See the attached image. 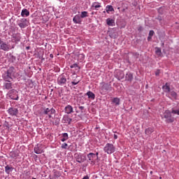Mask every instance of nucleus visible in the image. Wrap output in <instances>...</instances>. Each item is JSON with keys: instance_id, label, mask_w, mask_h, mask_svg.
<instances>
[{"instance_id": "nucleus-50", "label": "nucleus", "mask_w": 179, "mask_h": 179, "mask_svg": "<svg viewBox=\"0 0 179 179\" xmlns=\"http://www.w3.org/2000/svg\"><path fill=\"white\" fill-rule=\"evenodd\" d=\"M96 156V157L97 158H99V152H96V154H95V157Z\"/></svg>"}, {"instance_id": "nucleus-13", "label": "nucleus", "mask_w": 179, "mask_h": 179, "mask_svg": "<svg viewBox=\"0 0 179 179\" xmlns=\"http://www.w3.org/2000/svg\"><path fill=\"white\" fill-rule=\"evenodd\" d=\"M8 111V114L12 116H16L19 114V110L16 108H10Z\"/></svg>"}, {"instance_id": "nucleus-34", "label": "nucleus", "mask_w": 179, "mask_h": 179, "mask_svg": "<svg viewBox=\"0 0 179 179\" xmlns=\"http://www.w3.org/2000/svg\"><path fill=\"white\" fill-rule=\"evenodd\" d=\"M153 131H154L153 129H152L151 127H149L145 129V133L146 135H150V134H152Z\"/></svg>"}, {"instance_id": "nucleus-18", "label": "nucleus", "mask_w": 179, "mask_h": 179, "mask_svg": "<svg viewBox=\"0 0 179 179\" xmlns=\"http://www.w3.org/2000/svg\"><path fill=\"white\" fill-rule=\"evenodd\" d=\"M125 80H127V82H132V80H134V75L131 73H127L125 76Z\"/></svg>"}, {"instance_id": "nucleus-31", "label": "nucleus", "mask_w": 179, "mask_h": 179, "mask_svg": "<svg viewBox=\"0 0 179 179\" xmlns=\"http://www.w3.org/2000/svg\"><path fill=\"white\" fill-rule=\"evenodd\" d=\"M70 68L71 69H76V71H78L79 72V71H80V67L79 66V65H78V64H73L72 65L70 66Z\"/></svg>"}, {"instance_id": "nucleus-24", "label": "nucleus", "mask_w": 179, "mask_h": 179, "mask_svg": "<svg viewBox=\"0 0 179 179\" xmlns=\"http://www.w3.org/2000/svg\"><path fill=\"white\" fill-rule=\"evenodd\" d=\"M86 94L87 96H88V99H90L91 100H94V99H96V95L94 94V93L90 91L87 92Z\"/></svg>"}, {"instance_id": "nucleus-22", "label": "nucleus", "mask_w": 179, "mask_h": 179, "mask_svg": "<svg viewBox=\"0 0 179 179\" xmlns=\"http://www.w3.org/2000/svg\"><path fill=\"white\" fill-rule=\"evenodd\" d=\"M125 77V74H124V71H119L117 73V79L118 80H121V79H124Z\"/></svg>"}, {"instance_id": "nucleus-47", "label": "nucleus", "mask_w": 179, "mask_h": 179, "mask_svg": "<svg viewBox=\"0 0 179 179\" xmlns=\"http://www.w3.org/2000/svg\"><path fill=\"white\" fill-rule=\"evenodd\" d=\"M155 75H156V76H159V75H160V70H157V71L155 72Z\"/></svg>"}, {"instance_id": "nucleus-12", "label": "nucleus", "mask_w": 179, "mask_h": 179, "mask_svg": "<svg viewBox=\"0 0 179 179\" xmlns=\"http://www.w3.org/2000/svg\"><path fill=\"white\" fill-rule=\"evenodd\" d=\"M3 89H6V90H13V84L10 83V80L9 81H7L6 83H4Z\"/></svg>"}, {"instance_id": "nucleus-53", "label": "nucleus", "mask_w": 179, "mask_h": 179, "mask_svg": "<svg viewBox=\"0 0 179 179\" xmlns=\"http://www.w3.org/2000/svg\"><path fill=\"white\" fill-rule=\"evenodd\" d=\"M50 57H52V55H50Z\"/></svg>"}, {"instance_id": "nucleus-5", "label": "nucleus", "mask_w": 179, "mask_h": 179, "mask_svg": "<svg viewBox=\"0 0 179 179\" xmlns=\"http://www.w3.org/2000/svg\"><path fill=\"white\" fill-rule=\"evenodd\" d=\"M111 90V85L103 83L101 87L100 92L101 94H107Z\"/></svg>"}, {"instance_id": "nucleus-46", "label": "nucleus", "mask_w": 179, "mask_h": 179, "mask_svg": "<svg viewBox=\"0 0 179 179\" xmlns=\"http://www.w3.org/2000/svg\"><path fill=\"white\" fill-rule=\"evenodd\" d=\"M79 109L80 110L81 113H83V110H85V106H79Z\"/></svg>"}, {"instance_id": "nucleus-30", "label": "nucleus", "mask_w": 179, "mask_h": 179, "mask_svg": "<svg viewBox=\"0 0 179 179\" xmlns=\"http://www.w3.org/2000/svg\"><path fill=\"white\" fill-rule=\"evenodd\" d=\"M69 138L67 133H64L62 134V138L61 139L62 142H65V141H68Z\"/></svg>"}, {"instance_id": "nucleus-42", "label": "nucleus", "mask_w": 179, "mask_h": 179, "mask_svg": "<svg viewBox=\"0 0 179 179\" xmlns=\"http://www.w3.org/2000/svg\"><path fill=\"white\" fill-rule=\"evenodd\" d=\"M62 149H68V144L66 143L62 144Z\"/></svg>"}, {"instance_id": "nucleus-44", "label": "nucleus", "mask_w": 179, "mask_h": 179, "mask_svg": "<svg viewBox=\"0 0 179 179\" xmlns=\"http://www.w3.org/2000/svg\"><path fill=\"white\" fill-rule=\"evenodd\" d=\"M158 12H159V13H160V15H163V8H159L158 9Z\"/></svg>"}, {"instance_id": "nucleus-17", "label": "nucleus", "mask_w": 179, "mask_h": 179, "mask_svg": "<svg viewBox=\"0 0 179 179\" xmlns=\"http://www.w3.org/2000/svg\"><path fill=\"white\" fill-rule=\"evenodd\" d=\"M64 111L66 114H72L73 113V108L71 105H68L65 107Z\"/></svg>"}, {"instance_id": "nucleus-41", "label": "nucleus", "mask_w": 179, "mask_h": 179, "mask_svg": "<svg viewBox=\"0 0 179 179\" xmlns=\"http://www.w3.org/2000/svg\"><path fill=\"white\" fill-rule=\"evenodd\" d=\"M137 30H138V31H139V33H141V31H143L144 28H143V27L139 25V26L138 27V28H137Z\"/></svg>"}, {"instance_id": "nucleus-40", "label": "nucleus", "mask_w": 179, "mask_h": 179, "mask_svg": "<svg viewBox=\"0 0 179 179\" xmlns=\"http://www.w3.org/2000/svg\"><path fill=\"white\" fill-rule=\"evenodd\" d=\"M10 156L13 159H16V157H18L19 155H17V153H16V152H11Z\"/></svg>"}, {"instance_id": "nucleus-32", "label": "nucleus", "mask_w": 179, "mask_h": 179, "mask_svg": "<svg viewBox=\"0 0 179 179\" xmlns=\"http://www.w3.org/2000/svg\"><path fill=\"white\" fill-rule=\"evenodd\" d=\"M0 50H3V51H9L10 48L8 45H0Z\"/></svg>"}, {"instance_id": "nucleus-54", "label": "nucleus", "mask_w": 179, "mask_h": 179, "mask_svg": "<svg viewBox=\"0 0 179 179\" xmlns=\"http://www.w3.org/2000/svg\"><path fill=\"white\" fill-rule=\"evenodd\" d=\"M33 179H36V178H33Z\"/></svg>"}, {"instance_id": "nucleus-29", "label": "nucleus", "mask_w": 179, "mask_h": 179, "mask_svg": "<svg viewBox=\"0 0 179 179\" xmlns=\"http://www.w3.org/2000/svg\"><path fill=\"white\" fill-rule=\"evenodd\" d=\"M80 17H81V19H85V17H88L89 13H87V11H83L81 12Z\"/></svg>"}, {"instance_id": "nucleus-3", "label": "nucleus", "mask_w": 179, "mask_h": 179, "mask_svg": "<svg viewBox=\"0 0 179 179\" xmlns=\"http://www.w3.org/2000/svg\"><path fill=\"white\" fill-rule=\"evenodd\" d=\"M7 96L11 99V100H19V94L17 90L13 89L9 90L7 93Z\"/></svg>"}, {"instance_id": "nucleus-35", "label": "nucleus", "mask_w": 179, "mask_h": 179, "mask_svg": "<svg viewBox=\"0 0 179 179\" xmlns=\"http://www.w3.org/2000/svg\"><path fill=\"white\" fill-rule=\"evenodd\" d=\"M155 53L157 54V55L158 57H161L162 56V50H160V48H155Z\"/></svg>"}, {"instance_id": "nucleus-2", "label": "nucleus", "mask_w": 179, "mask_h": 179, "mask_svg": "<svg viewBox=\"0 0 179 179\" xmlns=\"http://www.w3.org/2000/svg\"><path fill=\"white\" fill-rule=\"evenodd\" d=\"M171 114L172 113L169 110H165V113H163L162 118H165V121L168 124L174 122V117L171 115Z\"/></svg>"}, {"instance_id": "nucleus-45", "label": "nucleus", "mask_w": 179, "mask_h": 179, "mask_svg": "<svg viewBox=\"0 0 179 179\" xmlns=\"http://www.w3.org/2000/svg\"><path fill=\"white\" fill-rule=\"evenodd\" d=\"M78 83H79V81H72L71 82V85H78Z\"/></svg>"}, {"instance_id": "nucleus-1", "label": "nucleus", "mask_w": 179, "mask_h": 179, "mask_svg": "<svg viewBox=\"0 0 179 179\" xmlns=\"http://www.w3.org/2000/svg\"><path fill=\"white\" fill-rule=\"evenodd\" d=\"M17 76V73H16V69L14 66H10L6 73L3 74V78L6 82H9L10 80H13V78Z\"/></svg>"}, {"instance_id": "nucleus-10", "label": "nucleus", "mask_w": 179, "mask_h": 179, "mask_svg": "<svg viewBox=\"0 0 179 179\" xmlns=\"http://www.w3.org/2000/svg\"><path fill=\"white\" fill-rule=\"evenodd\" d=\"M34 152L36 153V155H41V153H44L43 145L41 144H37L34 148Z\"/></svg>"}, {"instance_id": "nucleus-21", "label": "nucleus", "mask_w": 179, "mask_h": 179, "mask_svg": "<svg viewBox=\"0 0 179 179\" xmlns=\"http://www.w3.org/2000/svg\"><path fill=\"white\" fill-rule=\"evenodd\" d=\"M162 89L165 93H170V85H169V83H166L162 86Z\"/></svg>"}, {"instance_id": "nucleus-4", "label": "nucleus", "mask_w": 179, "mask_h": 179, "mask_svg": "<svg viewBox=\"0 0 179 179\" xmlns=\"http://www.w3.org/2000/svg\"><path fill=\"white\" fill-rule=\"evenodd\" d=\"M104 152L108 153V155H111L115 152V147L111 143H107L103 148Z\"/></svg>"}, {"instance_id": "nucleus-51", "label": "nucleus", "mask_w": 179, "mask_h": 179, "mask_svg": "<svg viewBox=\"0 0 179 179\" xmlns=\"http://www.w3.org/2000/svg\"><path fill=\"white\" fill-rule=\"evenodd\" d=\"M2 45H6V44H3V43Z\"/></svg>"}, {"instance_id": "nucleus-9", "label": "nucleus", "mask_w": 179, "mask_h": 179, "mask_svg": "<svg viewBox=\"0 0 179 179\" xmlns=\"http://www.w3.org/2000/svg\"><path fill=\"white\" fill-rule=\"evenodd\" d=\"M17 24L20 29H24L25 27H27V19L22 18L17 22Z\"/></svg>"}, {"instance_id": "nucleus-14", "label": "nucleus", "mask_w": 179, "mask_h": 179, "mask_svg": "<svg viewBox=\"0 0 179 179\" xmlns=\"http://www.w3.org/2000/svg\"><path fill=\"white\" fill-rule=\"evenodd\" d=\"M20 34H13L12 36V41L13 43H15L16 44H17V43H19V41H20Z\"/></svg>"}, {"instance_id": "nucleus-48", "label": "nucleus", "mask_w": 179, "mask_h": 179, "mask_svg": "<svg viewBox=\"0 0 179 179\" xmlns=\"http://www.w3.org/2000/svg\"><path fill=\"white\" fill-rule=\"evenodd\" d=\"M114 139H118V136H117V134H114Z\"/></svg>"}, {"instance_id": "nucleus-16", "label": "nucleus", "mask_w": 179, "mask_h": 179, "mask_svg": "<svg viewBox=\"0 0 179 179\" xmlns=\"http://www.w3.org/2000/svg\"><path fill=\"white\" fill-rule=\"evenodd\" d=\"M92 9H95V10H99V8H101V3L94 2L91 6Z\"/></svg>"}, {"instance_id": "nucleus-19", "label": "nucleus", "mask_w": 179, "mask_h": 179, "mask_svg": "<svg viewBox=\"0 0 179 179\" xmlns=\"http://www.w3.org/2000/svg\"><path fill=\"white\" fill-rule=\"evenodd\" d=\"M21 16H22V17L30 16V12L27 9L24 8L21 12Z\"/></svg>"}, {"instance_id": "nucleus-52", "label": "nucleus", "mask_w": 179, "mask_h": 179, "mask_svg": "<svg viewBox=\"0 0 179 179\" xmlns=\"http://www.w3.org/2000/svg\"><path fill=\"white\" fill-rule=\"evenodd\" d=\"M92 15H94V13H92Z\"/></svg>"}, {"instance_id": "nucleus-37", "label": "nucleus", "mask_w": 179, "mask_h": 179, "mask_svg": "<svg viewBox=\"0 0 179 179\" xmlns=\"http://www.w3.org/2000/svg\"><path fill=\"white\" fill-rule=\"evenodd\" d=\"M113 103L115 104V106H120V99L119 98H114L113 99Z\"/></svg>"}, {"instance_id": "nucleus-27", "label": "nucleus", "mask_w": 179, "mask_h": 179, "mask_svg": "<svg viewBox=\"0 0 179 179\" xmlns=\"http://www.w3.org/2000/svg\"><path fill=\"white\" fill-rule=\"evenodd\" d=\"M106 10L107 13H110V12H114V8L111 5H108L106 7Z\"/></svg>"}, {"instance_id": "nucleus-28", "label": "nucleus", "mask_w": 179, "mask_h": 179, "mask_svg": "<svg viewBox=\"0 0 179 179\" xmlns=\"http://www.w3.org/2000/svg\"><path fill=\"white\" fill-rule=\"evenodd\" d=\"M153 36H155V31L150 30L148 34V41H151L152 37H153Z\"/></svg>"}, {"instance_id": "nucleus-15", "label": "nucleus", "mask_w": 179, "mask_h": 179, "mask_svg": "<svg viewBox=\"0 0 179 179\" xmlns=\"http://www.w3.org/2000/svg\"><path fill=\"white\" fill-rule=\"evenodd\" d=\"M106 24H108L110 27L115 26V20L110 17L107 18Z\"/></svg>"}, {"instance_id": "nucleus-38", "label": "nucleus", "mask_w": 179, "mask_h": 179, "mask_svg": "<svg viewBox=\"0 0 179 179\" xmlns=\"http://www.w3.org/2000/svg\"><path fill=\"white\" fill-rule=\"evenodd\" d=\"M54 176L56 177V178H58L61 177V173H59V171H54Z\"/></svg>"}, {"instance_id": "nucleus-7", "label": "nucleus", "mask_w": 179, "mask_h": 179, "mask_svg": "<svg viewBox=\"0 0 179 179\" xmlns=\"http://www.w3.org/2000/svg\"><path fill=\"white\" fill-rule=\"evenodd\" d=\"M74 157L78 163H83V162H86V157L83 156L81 154L76 153Z\"/></svg>"}, {"instance_id": "nucleus-11", "label": "nucleus", "mask_w": 179, "mask_h": 179, "mask_svg": "<svg viewBox=\"0 0 179 179\" xmlns=\"http://www.w3.org/2000/svg\"><path fill=\"white\" fill-rule=\"evenodd\" d=\"M73 22L75 23V24H81L82 17L79 15H76L73 18Z\"/></svg>"}, {"instance_id": "nucleus-33", "label": "nucleus", "mask_w": 179, "mask_h": 179, "mask_svg": "<svg viewBox=\"0 0 179 179\" xmlns=\"http://www.w3.org/2000/svg\"><path fill=\"white\" fill-rule=\"evenodd\" d=\"M78 59L80 61V62H83L85 59V55L78 54Z\"/></svg>"}, {"instance_id": "nucleus-8", "label": "nucleus", "mask_w": 179, "mask_h": 179, "mask_svg": "<svg viewBox=\"0 0 179 179\" xmlns=\"http://www.w3.org/2000/svg\"><path fill=\"white\" fill-rule=\"evenodd\" d=\"M57 84L59 86H64V85H66V78L64 75H61L57 78Z\"/></svg>"}, {"instance_id": "nucleus-43", "label": "nucleus", "mask_w": 179, "mask_h": 179, "mask_svg": "<svg viewBox=\"0 0 179 179\" xmlns=\"http://www.w3.org/2000/svg\"><path fill=\"white\" fill-rule=\"evenodd\" d=\"M10 59L11 62H15V61H16V57L11 55L10 57Z\"/></svg>"}, {"instance_id": "nucleus-49", "label": "nucleus", "mask_w": 179, "mask_h": 179, "mask_svg": "<svg viewBox=\"0 0 179 179\" xmlns=\"http://www.w3.org/2000/svg\"><path fill=\"white\" fill-rule=\"evenodd\" d=\"M26 50H30V46H27V47H26Z\"/></svg>"}, {"instance_id": "nucleus-36", "label": "nucleus", "mask_w": 179, "mask_h": 179, "mask_svg": "<svg viewBox=\"0 0 179 179\" xmlns=\"http://www.w3.org/2000/svg\"><path fill=\"white\" fill-rule=\"evenodd\" d=\"M171 96L175 99V100H177V97H178V95L177 94V92H174V91H171Z\"/></svg>"}, {"instance_id": "nucleus-6", "label": "nucleus", "mask_w": 179, "mask_h": 179, "mask_svg": "<svg viewBox=\"0 0 179 179\" xmlns=\"http://www.w3.org/2000/svg\"><path fill=\"white\" fill-rule=\"evenodd\" d=\"M43 114H44L45 115H48L49 118H52V114H55V109L54 108H45L43 110Z\"/></svg>"}, {"instance_id": "nucleus-23", "label": "nucleus", "mask_w": 179, "mask_h": 179, "mask_svg": "<svg viewBox=\"0 0 179 179\" xmlns=\"http://www.w3.org/2000/svg\"><path fill=\"white\" fill-rule=\"evenodd\" d=\"M139 58V54L138 53H133L131 58L130 59V61L131 62H136V61Z\"/></svg>"}, {"instance_id": "nucleus-25", "label": "nucleus", "mask_w": 179, "mask_h": 179, "mask_svg": "<svg viewBox=\"0 0 179 179\" xmlns=\"http://www.w3.org/2000/svg\"><path fill=\"white\" fill-rule=\"evenodd\" d=\"M94 157H96V154L93 152H90L87 155V158L89 159L90 162H92V163H93V159H94Z\"/></svg>"}, {"instance_id": "nucleus-26", "label": "nucleus", "mask_w": 179, "mask_h": 179, "mask_svg": "<svg viewBox=\"0 0 179 179\" xmlns=\"http://www.w3.org/2000/svg\"><path fill=\"white\" fill-rule=\"evenodd\" d=\"M5 171L7 174H9V173H11V171H13V167L7 165L5 166Z\"/></svg>"}, {"instance_id": "nucleus-20", "label": "nucleus", "mask_w": 179, "mask_h": 179, "mask_svg": "<svg viewBox=\"0 0 179 179\" xmlns=\"http://www.w3.org/2000/svg\"><path fill=\"white\" fill-rule=\"evenodd\" d=\"M63 121L64 124H70L71 122H72V119L69 117L68 115H64L63 117Z\"/></svg>"}, {"instance_id": "nucleus-39", "label": "nucleus", "mask_w": 179, "mask_h": 179, "mask_svg": "<svg viewBox=\"0 0 179 179\" xmlns=\"http://www.w3.org/2000/svg\"><path fill=\"white\" fill-rule=\"evenodd\" d=\"M171 113L172 114H176L177 115H179V108L178 109L172 108Z\"/></svg>"}]
</instances>
